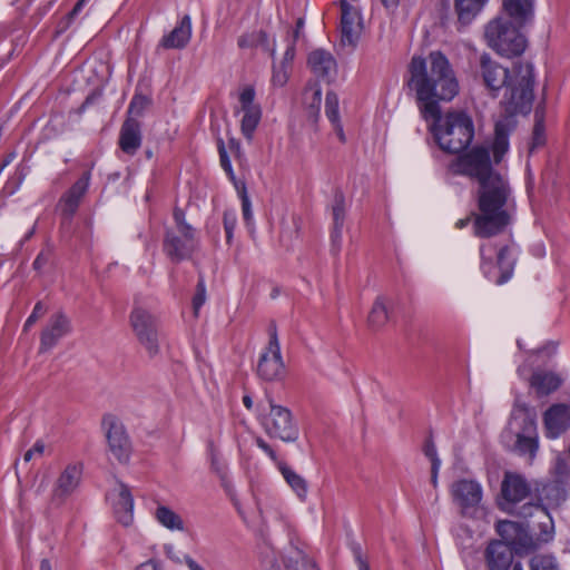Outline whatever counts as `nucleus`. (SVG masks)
Wrapping results in <instances>:
<instances>
[{"label":"nucleus","instance_id":"36","mask_svg":"<svg viewBox=\"0 0 570 570\" xmlns=\"http://www.w3.org/2000/svg\"><path fill=\"white\" fill-rule=\"evenodd\" d=\"M303 99L311 116H317L322 101V89L320 85L316 82L308 85L304 90Z\"/></svg>","mask_w":570,"mask_h":570},{"label":"nucleus","instance_id":"27","mask_svg":"<svg viewBox=\"0 0 570 570\" xmlns=\"http://www.w3.org/2000/svg\"><path fill=\"white\" fill-rule=\"evenodd\" d=\"M278 470L285 479L286 483L296 493L301 501H305L307 498V482L306 480L296 473L291 466L284 462H277Z\"/></svg>","mask_w":570,"mask_h":570},{"label":"nucleus","instance_id":"35","mask_svg":"<svg viewBox=\"0 0 570 570\" xmlns=\"http://www.w3.org/2000/svg\"><path fill=\"white\" fill-rule=\"evenodd\" d=\"M542 544L539 543L538 538H533L528 533V530L524 528V525H521V530L517 534L515 539L511 543L512 551H514L517 554H525L531 551L537 550Z\"/></svg>","mask_w":570,"mask_h":570},{"label":"nucleus","instance_id":"21","mask_svg":"<svg viewBox=\"0 0 570 570\" xmlns=\"http://www.w3.org/2000/svg\"><path fill=\"white\" fill-rule=\"evenodd\" d=\"M191 38V19L185 14L177 26L168 33L165 35L158 47L164 49H183Z\"/></svg>","mask_w":570,"mask_h":570},{"label":"nucleus","instance_id":"55","mask_svg":"<svg viewBox=\"0 0 570 570\" xmlns=\"http://www.w3.org/2000/svg\"><path fill=\"white\" fill-rule=\"evenodd\" d=\"M209 449H210V461H212V469L220 476L224 475L225 473V466L224 464L219 461L218 459V455L213 446V443H209Z\"/></svg>","mask_w":570,"mask_h":570},{"label":"nucleus","instance_id":"39","mask_svg":"<svg viewBox=\"0 0 570 570\" xmlns=\"http://www.w3.org/2000/svg\"><path fill=\"white\" fill-rule=\"evenodd\" d=\"M535 122L532 131V139L529 147V151L533 153L537 148L542 147L546 142L543 115L537 109L534 114Z\"/></svg>","mask_w":570,"mask_h":570},{"label":"nucleus","instance_id":"4","mask_svg":"<svg viewBox=\"0 0 570 570\" xmlns=\"http://www.w3.org/2000/svg\"><path fill=\"white\" fill-rule=\"evenodd\" d=\"M173 218L174 225L165 228L163 252L171 263L178 264L193 257L200 239L197 230L186 220L183 209L176 207Z\"/></svg>","mask_w":570,"mask_h":570},{"label":"nucleus","instance_id":"52","mask_svg":"<svg viewBox=\"0 0 570 570\" xmlns=\"http://www.w3.org/2000/svg\"><path fill=\"white\" fill-rule=\"evenodd\" d=\"M45 450H46V444L42 440H38L33 446L31 449H29L24 454H23V462L24 463H28L30 462L33 458H40L45 453Z\"/></svg>","mask_w":570,"mask_h":570},{"label":"nucleus","instance_id":"18","mask_svg":"<svg viewBox=\"0 0 570 570\" xmlns=\"http://www.w3.org/2000/svg\"><path fill=\"white\" fill-rule=\"evenodd\" d=\"M501 492L507 502L518 504L530 494V485L522 475L507 472L501 484Z\"/></svg>","mask_w":570,"mask_h":570},{"label":"nucleus","instance_id":"24","mask_svg":"<svg viewBox=\"0 0 570 570\" xmlns=\"http://www.w3.org/2000/svg\"><path fill=\"white\" fill-rule=\"evenodd\" d=\"M114 512L117 521L125 527L132 522L134 499L127 485L120 483L117 499L114 501Z\"/></svg>","mask_w":570,"mask_h":570},{"label":"nucleus","instance_id":"63","mask_svg":"<svg viewBox=\"0 0 570 570\" xmlns=\"http://www.w3.org/2000/svg\"><path fill=\"white\" fill-rule=\"evenodd\" d=\"M273 82L278 85V86H283L285 82H286V76L285 73H274L273 75Z\"/></svg>","mask_w":570,"mask_h":570},{"label":"nucleus","instance_id":"11","mask_svg":"<svg viewBox=\"0 0 570 570\" xmlns=\"http://www.w3.org/2000/svg\"><path fill=\"white\" fill-rule=\"evenodd\" d=\"M341 6V42L343 46L354 47L361 33L360 12L346 0L340 1Z\"/></svg>","mask_w":570,"mask_h":570},{"label":"nucleus","instance_id":"54","mask_svg":"<svg viewBox=\"0 0 570 570\" xmlns=\"http://www.w3.org/2000/svg\"><path fill=\"white\" fill-rule=\"evenodd\" d=\"M51 258V252L49 249L41 250L33 262V268L41 272L42 268L49 263Z\"/></svg>","mask_w":570,"mask_h":570},{"label":"nucleus","instance_id":"5","mask_svg":"<svg viewBox=\"0 0 570 570\" xmlns=\"http://www.w3.org/2000/svg\"><path fill=\"white\" fill-rule=\"evenodd\" d=\"M519 28L508 18L497 17L485 26L484 37L489 47L499 55L517 57L527 48V40Z\"/></svg>","mask_w":570,"mask_h":570},{"label":"nucleus","instance_id":"29","mask_svg":"<svg viewBox=\"0 0 570 570\" xmlns=\"http://www.w3.org/2000/svg\"><path fill=\"white\" fill-rule=\"evenodd\" d=\"M489 0H454L459 22L469 24L484 8Z\"/></svg>","mask_w":570,"mask_h":570},{"label":"nucleus","instance_id":"59","mask_svg":"<svg viewBox=\"0 0 570 570\" xmlns=\"http://www.w3.org/2000/svg\"><path fill=\"white\" fill-rule=\"evenodd\" d=\"M440 466L441 462H435L433 465H431V483L433 484L434 488L438 487V475Z\"/></svg>","mask_w":570,"mask_h":570},{"label":"nucleus","instance_id":"57","mask_svg":"<svg viewBox=\"0 0 570 570\" xmlns=\"http://www.w3.org/2000/svg\"><path fill=\"white\" fill-rule=\"evenodd\" d=\"M257 446L263 450L273 461L277 462L276 452L271 448V445L265 442L262 438L256 440Z\"/></svg>","mask_w":570,"mask_h":570},{"label":"nucleus","instance_id":"60","mask_svg":"<svg viewBox=\"0 0 570 570\" xmlns=\"http://www.w3.org/2000/svg\"><path fill=\"white\" fill-rule=\"evenodd\" d=\"M185 562L189 570H205L202 566H199L194 559H191L189 556L185 557Z\"/></svg>","mask_w":570,"mask_h":570},{"label":"nucleus","instance_id":"64","mask_svg":"<svg viewBox=\"0 0 570 570\" xmlns=\"http://www.w3.org/2000/svg\"><path fill=\"white\" fill-rule=\"evenodd\" d=\"M16 154L10 153L0 166V173L14 159Z\"/></svg>","mask_w":570,"mask_h":570},{"label":"nucleus","instance_id":"13","mask_svg":"<svg viewBox=\"0 0 570 570\" xmlns=\"http://www.w3.org/2000/svg\"><path fill=\"white\" fill-rule=\"evenodd\" d=\"M546 435L557 439L570 428V406L564 403L551 405L543 414Z\"/></svg>","mask_w":570,"mask_h":570},{"label":"nucleus","instance_id":"34","mask_svg":"<svg viewBox=\"0 0 570 570\" xmlns=\"http://www.w3.org/2000/svg\"><path fill=\"white\" fill-rule=\"evenodd\" d=\"M156 520L171 531H183L184 521L179 514L166 505H159L155 511Z\"/></svg>","mask_w":570,"mask_h":570},{"label":"nucleus","instance_id":"42","mask_svg":"<svg viewBox=\"0 0 570 570\" xmlns=\"http://www.w3.org/2000/svg\"><path fill=\"white\" fill-rule=\"evenodd\" d=\"M517 442L515 449L520 454H529L531 458L535 455L538 450V436L537 435H523L515 434Z\"/></svg>","mask_w":570,"mask_h":570},{"label":"nucleus","instance_id":"23","mask_svg":"<svg viewBox=\"0 0 570 570\" xmlns=\"http://www.w3.org/2000/svg\"><path fill=\"white\" fill-rule=\"evenodd\" d=\"M333 229L331 233L332 249L337 254L342 246V230L345 220V197L336 190L332 205Z\"/></svg>","mask_w":570,"mask_h":570},{"label":"nucleus","instance_id":"40","mask_svg":"<svg viewBox=\"0 0 570 570\" xmlns=\"http://www.w3.org/2000/svg\"><path fill=\"white\" fill-rule=\"evenodd\" d=\"M522 523L515 521L503 520L499 521L497 524V531L499 535L502 538V542H507L511 546L517 534L521 530Z\"/></svg>","mask_w":570,"mask_h":570},{"label":"nucleus","instance_id":"41","mask_svg":"<svg viewBox=\"0 0 570 570\" xmlns=\"http://www.w3.org/2000/svg\"><path fill=\"white\" fill-rule=\"evenodd\" d=\"M497 252V247L492 243H483L480 246V257H481V269L483 271V274L488 278H492V259L493 254Z\"/></svg>","mask_w":570,"mask_h":570},{"label":"nucleus","instance_id":"16","mask_svg":"<svg viewBox=\"0 0 570 570\" xmlns=\"http://www.w3.org/2000/svg\"><path fill=\"white\" fill-rule=\"evenodd\" d=\"M82 475V465L80 463L68 464L59 474L55 488L53 498L63 500L78 488Z\"/></svg>","mask_w":570,"mask_h":570},{"label":"nucleus","instance_id":"31","mask_svg":"<svg viewBox=\"0 0 570 570\" xmlns=\"http://www.w3.org/2000/svg\"><path fill=\"white\" fill-rule=\"evenodd\" d=\"M387 301L383 296L376 297L368 313L367 323L372 330L382 328L389 321Z\"/></svg>","mask_w":570,"mask_h":570},{"label":"nucleus","instance_id":"46","mask_svg":"<svg viewBox=\"0 0 570 570\" xmlns=\"http://www.w3.org/2000/svg\"><path fill=\"white\" fill-rule=\"evenodd\" d=\"M150 100L144 95H135L128 107V117L135 118L142 116L149 106Z\"/></svg>","mask_w":570,"mask_h":570},{"label":"nucleus","instance_id":"58","mask_svg":"<svg viewBox=\"0 0 570 570\" xmlns=\"http://www.w3.org/2000/svg\"><path fill=\"white\" fill-rule=\"evenodd\" d=\"M136 570H159V562L155 559H149L137 566Z\"/></svg>","mask_w":570,"mask_h":570},{"label":"nucleus","instance_id":"22","mask_svg":"<svg viewBox=\"0 0 570 570\" xmlns=\"http://www.w3.org/2000/svg\"><path fill=\"white\" fill-rule=\"evenodd\" d=\"M502 10L519 27L530 23L534 16V0H502Z\"/></svg>","mask_w":570,"mask_h":570},{"label":"nucleus","instance_id":"17","mask_svg":"<svg viewBox=\"0 0 570 570\" xmlns=\"http://www.w3.org/2000/svg\"><path fill=\"white\" fill-rule=\"evenodd\" d=\"M90 171H85L82 176L63 194L60 199L62 213L67 218H71L77 212L81 198L88 190L90 184Z\"/></svg>","mask_w":570,"mask_h":570},{"label":"nucleus","instance_id":"10","mask_svg":"<svg viewBox=\"0 0 570 570\" xmlns=\"http://www.w3.org/2000/svg\"><path fill=\"white\" fill-rule=\"evenodd\" d=\"M255 89L252 86L245 87L239 94V104L243 111L240 124L242 134L247 140H252L254 132L262 118V109L259 105L254 102Z\"/></svg>","mask_w":570,"mask_h":570},{"label":"nucleus","instance_id":"7","mask_svg":"<svg viewBox=\"0 0 570 570\" xmlns=\"http://www.w3.org/2000/svg\"><path fill=\"white\" fill-rule=\"evenodd\" d=\"M268 343L257 363V375L264 381H278L285 375V364L281 353L277 327L274 322L268 326Z\"/></svg>","mask_w":570,"mask_h":570},{"label":"nucleus","instance_id":"45","mask_svg":"<svg viewBox=\"0 0 570 570\" xmlns=\"http://www.w3.org/2000/svg\"><path fill=\"white\" fill-rule=\"evenodd\" d=\"M285 567L286 570H318L313 560L301 552L295 558H288Z\"/></svg>","mask_w":570,"mask_h":570},{"label":"nucleus","instance_id":"12","mask_svg":"<svg viewBox=\"0 0 570 570\" xmlns=\"http://www.w3.org/2000/svg\"><path fill=\"white\" fill-rule=\"evenodd\" d=\"M70 332L71 323L65 313L58 312L51 315L47 326L41 332L40 352L52 348L60 338L68 335Z\"/></svg>","mask_w":570,"mask_h":570},{"label":"nucleus","instance_id":"61","mask_svg":"<svg viewBox=\"0 0 570 570\" xmlns=\"http://www.w3.org/2000/svg\"><path fill=\"white\" fill-rule=\"evenodd\" d=\"M86 2L87 0H78V2L75 4L73 9L69 13L70 18L76 17L80 12Z\"/></svg>","mask_w":570,"mask_h":570},{"label":"nucleus","instance_id":"47","mask_svg":"<svg viewBox=\"0 0 570 570\" xmlns=\"http://www.w3.org/2000/svg\"><path fill=\"white\" fill-rule=\"evenodd\" d=\"M325 114L331 122H337V120H340L338 97L333 91L326 92Z\"/></svg>","mask_w":570,"mask_h":570},{"label":"nucleus","instance_id":"62","mask_svg":"<svg viewBox=\"0 0 570 570\" xmlns=\"http://www.w3.org/2000/svg\"><path fill=\"white\" fill-rule=\"evenodd\" d=\"M332 124L334 125L335 131H336L340 140L342 142H344L345 141V135H344L343 127H342L340 120H337V122H332Z\"/></svg>","mask_w":570,"mask_h":570},{"label":"nucleus","instance_id":"37","mask_svg":"<svg viewBox=\"0 0 570 570\" xmlns=\"http://www.w3.org/2000/svg\"><path fill=\"white\" fill-rule=\"evenodd\" d=\"M563 500L562 489L556 483H548L542 487L538 503L548 508L559 505Z\"/></svg>","mask_w":570,"mask_h":570},{"label":"nucleus","instance_id":"51","mask_svg":"<svg viewBox=\"0 0 570 570\" xmlns=\"http://www.w3.org/2000/svg\"><path fill=\"white\" fill-rule=\"evenodd\" d=\"M46 312L47 307L43 305V303L38 302L35 305L32 313L27 318L23 325V331H28L39 318H41L46 314Z\"/></svg>","mask_w":570,"mask_h":570},{"label":"nucleus","instance_id":"19","mask_svg":"<svg viewBox=\"0 0 570 570\" xmlns=\"http://www.w3.org/2000/svg\"><path fill=\"white\" fill-rule=\"evenodd\" d=\"M489 570H508L513 561V551L510 544L502 541L491 542L485 551Z\"/></svg>","mask_w":570,"mask_h":570},{"label":"nucleus","instance_id":"14","mask_svg":"<svg viewBox=\"0 0 570 570\" xmlns=\"http://www.w3.org/2000/svg\"><path fill=\"white\" fill-rule=\"evenodd\" d=\"M451 493L454 501L462 508L476 507L482 500V488L473 480L462 479L452 484Z\"/></svg>","mask_w":570,"mask_h":570},{"label":"nucleus","instance_id":"38","mask_svg":"<svg viewBox=\"0 0 570 570\" xmlns=\"http://www.w3.org/2000/svg\"><path fill=\"white\" fill-rule=\"evenodd\" d=\"M530 570H560V564L553 554L537 553L529 561Z\"/></svg>","mask_w":570,"mask_h":570},{"label":"nucleus","instance_id":"15","mask_svg":"<svg viewBox=\"0 0 570 570\" xmlns=\"http://www.w3.org/2000/svg\"><path fill=\"white\" fill-rule=\"evenodd\" d=\"M312 72L320 79L331 81L337 73V63L331 52L324 49L313 50L307 58Z\"/></svg>","mask_w":570,"mask_h":570},{"label":"nucleus","instance_id":"25","mask_svg":"<svg viewBox=\"0 0 570 570\" xmlns=\"http://www.w3.org/2000/svg\"><path fill=\"white\" fill-rule=\"evenodd\" d=\"M512 119L507 117L505 119L499 120L495 124L494 140L492 145V151L494 161L499 164L507 151L509 150V134L511 130Z\"/></svg>","mask_w":570,"mask_h":570},{"label":"nucleus","instance_id":"30","mask_svg":"<svg viewBox=\"0 0 570 570\" xmlns=\"http://www.w3.org/2000/svg\"><path fill=\"white\" fill-rule=\"evenodd\" d=\"M497 258L498 268L500 269V276L497 279H494V282L498 285H502L507 283L513 274L514 257L512 256L510 247L508 245H503L498 249Z\"/></svg>","mask_w":570,"mask_h":570},{"label":"nucleus","instance_id":"49","mask_svg":"<svg viewBox=\"0 0 570 570\" xmlns=\"http://www.w3.org/2000/svg\"><path fill=\"white\" fill-rule=\"evenodd\" d=\"M218 153H219V160H220V165H222L223 169L226 171V174L228 175V177L232 180H235V175H234V170L232 167V163H230V159L225 149L224 141L222 139L218 140Z\"/></svg>","mask_w":570,"mask_h":570},{"label":"nucleus","instance_id":"9","mask_svg":"<svg viewBox=\"0 0 570 570\" xmlns=\"http://www.w3.org/2000/svg\"><path fill=\"white\" fill-rule=\"evenodd\" d=\"M102 426L109 451L120 463H127L131 453V443L124 424L111 414L105 415Z\"/></svg>","mask_w":570,"mask_h":570},{"label":"nucleus","instance_id":"43","mask_svg":"<svg viewBox=\"0 0 570 570\" xmlns=\"http://www.w3.org/2000/svg\"><path fill=\"white\" fill-rule=\"evenodd\" d=\"M547 507L542 505L541 503H532L528 502L522 505L513 504L511 509L509 510L510 513L515 514L517 517L521 519H528V518H535L539 515V511H544Z\"/></svg>","mask_w":570,"mask_h":570},{"label":"nucleus","instance_id":"44","mask_svg":"<svg viewBox=\"0 0 570 570\" xmlns=\"http://www.w3.org/2000/svg\"><path fill=\"white\" fill-rule=\"evenodd\" d=\"M236 189L238 191L239 198L242 200V212H243V218L247 226H250L253 223V212H252V204L250 199L247 195L246 186L244 183H240L239 185L235 183Z\"/></svg>","mask_w":570,"mask_h":570},{"label":"nucleus","instance_id":"2","mask_svg":"<svg viewBox=\"0 0 570 570\" xmlns=\"http://www.w3.org/2000/svg\"><path fill=\"white\" fill-rule=\"evenodd\" d=\"M449 170L475 178L479 183L474 235L490 238L502 233L512 220L515 204L508 179L491 167L489 149L482 146L472 148L454 159Z\"/></svg>","mask_w":570,"mask_h":570},{"label":"nucleus","instance_id":"50","mask_svg":"<svg viewBox=\"0 0 570 570\" xmlns=\"http://www.w3.org/2000/svg\"><path fill=\"white\" fill-rule=\"evenodd\" d=\"M224 229L226 233V240L230 243L233 239L234 229L236 226V214L233 210H225L223 216Z\"/></svg>","mask_w":570,"mask_h":570},{"label":"nucleus","instance_id":"3","mask_svg":"<svg viewBox=\"0 0 570 570\" xmlns=\"http://www.w3.org/2000/svg\"><path fill=\"white\" fill-rule=\"evenodd\" d=\"M475 76L482 81L490 96L497 98L504 88L503 104L510 115L529 114L533 99L534 72L529 62L515 63L512 70L500 65L483 52L479 57Z\"/></svg>","mask_w":570,"mask_h":570},{"label":"nucleus","instance_id":"26","mask_svg":"<svg viewBox=\"0 0 570 570\" xmlns=\"http://www.w3.org/2000/svg\"><path fill=\"white\" fill-rule=\"evenodd\" d=\"M530 383L539 395H548L558 390L562 381L554 373L537 371L532 374Z\"/></svg>","mask_w":570,"mask_h":570},{"label":"nucleus","instance_id":"56","mask_svg":"<svg viewBox=\"0 0 570 570\" xmlns=\"http://www.w3.org/2000/svg\"><path fill=\"white\" fill-rule=\"evenodd\" d=\"M352 550H353V554H354L355 561L357 563L358 570H370L367 561L363 558L361 546L354 544Z\"/></svg>","mask_w":570,"mask_h":570},{"label":"nucleus","instance_id":"33","mask_svg":"<svg viewBox=\"0 0 570 570\" xmlns=\"http://www.w3.org/2000/svg\"><path fill=\"white\" fill-rule=\"evenodd\" d=\"M512 424L519 425L515 434L537 435L535 416L528 409H521L513 413Z\"/></svg>","mask_w":570,"mask_h":570},{"label":"nucleus","instance_id":"20","mask_svg":"<svg viewBox=\"0 0 570 570\" xmlns=\"http://www.w3.org/2000/svg\"><path fill=\"white\" fill-rule=\"evenodd\" d=\"M141 146V129L140 122L131 117H128L119 134V147L127 155H135Z\"/></svg>","mask_w":570,"mask_h":570},{"label":"nucleus","instance_id":"28","mask_svg":"<svg viewBox=\"0 0 570 570\" xmlns=\"http://www.w3.org/2000/svg\"><path fill=\"white\" fill-rule=\"evenodd\" d=\"M237 43L242 49L262 48L264 51L268 52L271 57L275 56V47L269 45L267 33L263 30H254L242 35Z\"/></svg>","mask_w":570,"mask_h":570},{"label":"nucleus","instance_id":"53","mask_svg":"<svg viewBox=\"0 0 570 570\" xmlns=\"http://www.w3.org/2000/svg\"><path fill=\"white\" fill-rule=\"evenodd\" d=\"M423 452L425 456L430 459L431 465H433L435 462H441V460L438 456L436 448L432 439L426 440L423 448Z\"/></svg>","mask_w":570,"mask_h":570},{"label":"nucleus","instance_id":"8","mask_svg":"<svg viewBox=\"0 0 570 570\" xmlns=\"http://www.w3.org/2000/svg\"><path fill=\"white\" fill-rule=\"evenodd\" d=\"M130 325L148 355L156 356L159 353L156 318L142 307L135 306L130 313Z\"/></svg>","mask_w":570,"mask_h":570},{"label":"nucleus","instance_id":"32","mask_svg":"<svg viewBox=\"0 0 570 570\" xmlns=\"http://www.w3.org/2000/svg\"><path fill=\"white\" fill-rule=\"evenodd\" d=\"M535 527L539 529V533L537 534L539 543L544 544L553 539L554 524L548 509L539 511L537 523H533L531 529L534 531ZM528 528H530V524H528Z\"/></svg>","mask_w":570,"mask_h":570},{"label":"nucleus","instance_id":"1","mask_svg":"<svg viewBox=\"0 0 570 570\" xmlns=\"http://www.w3.org/2000/svg\"><path fill=\"white\" fill-rule=\"evenodd\" d=\"M409 75L407 86L415 92L423 118L433 120L431 130L439 147L451 154L468 148L474 136L472 119L462 111L442 116L439 105L459 94V81L449 59L441 51H432L426 58L413 57Z\"/></svg>","mask_w":570,"mask_h":570},{"label":"nucleus","instance_id":"6","mask_svg":"<svg viewBox=\"0 0 570 570\" xmlns=\"http://www.w3.org/2000/svg\"><path fill=\"white\" fill-rule=\"evenodd\" d=\"M261 423L271 438L284 442H295L298 439L299 431L292 412L285 406L275 404L272 399H268V409L263 410Z\"/></svg>","mask_w":570,"mask_h":570},{"label":"nucleus","instance_id":"48","mask_svg":"<svg viewBox=\"0 0 570 570\" xmlns=\"http://www.w3.org/2000/svg\"><path fill=\"white\" fill-rule=\"evenodd\" d=\"M206 302V286H205V279L203 275H199L198 283L196 285V293L193 297V309L195 316L198 315L200 307Z\"/></svg>","mask_w":570,"mask_h":570}]
</instances>
